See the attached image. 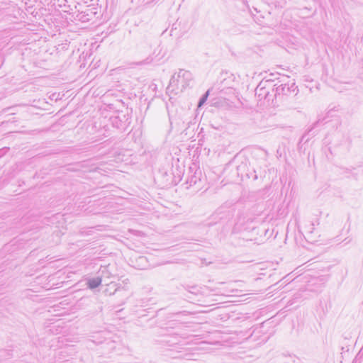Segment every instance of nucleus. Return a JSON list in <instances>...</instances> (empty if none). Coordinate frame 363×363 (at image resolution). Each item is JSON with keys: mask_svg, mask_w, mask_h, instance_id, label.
Here are the masks:
<instances>
[{"mask_svg": "<svg viewBox=\"0 0 363 363\" xmlns=\"http://www.w3.org/2000/svg\"><path fill=\"white\" fill-rule=\"evenodd\" d=\"M192 79L191 73L189 71L179 69V72L174 74L170 81L167 91L177 94L182 92L187 86Z\"/></svg>", "mask_w": 363, "mask_h": 363, "instance_id": "obj_1", "label": "nucleus"}, {"mask_svg": "<svg viewBox=\"0 0 363 363\" xmlns=\"http://www.w3.org/2000/svg\"><path fill=\"white\" fill-rule=\"evenodd\" d=\"M112 127L120 133L127 130L131 123V111L125 108V111H118L116 114L109 118Z\"/></svg>", "mask_w": 363, "mask_h": 363, "instance_id": "obj_2", "label": "nucleus"}, {"mask_svg": "<svg viewBox=\"0 0 363 363\" xmlns=\"http://www.w3.org/2000/svg\"><path fill=\"white\" fill-rule=\"evenodd\" d=\"M274 86H276L274 89H272L273 91H275V96H281L282 100L286 102L288 98L289 99L294 101L298 93V86L296 85L295 82L292 81H289L287 83L281 84L279 85L274 84Z\"/></svg>", "mask_w": 363, "mask_h": 363, "instance_id": "obj_3", "label": "nucleus"}, {"mask_svg": "<svg viewBox=\"0 0 363 363\" xmlns=\"http://www.w3.org/2000/svg\"><path fill=\"white\" fill-rule=\"evenodd\" d=\"M272 89H274L272 80H262L255 89V96L259 101H262L267 97L269 90H272Z\"/></svg>", "mask_w": 363, "mask_h": 363, "instance_id": "obj_4", "label": "nucleus"}, {"mask_svg": "<svg viewBox=\"0 0 363 363\" xmlns=\"http://www.w3.org/2000/svg\"><path fill=\"white\" fill-rule=\"evenodd\" d=\"M202 172L199 168L196 166L190 167L189 168L188 176L186 179V184L189 186L198 185V188L200 187V183H201Z\"/></svg>", "mask_w": 363, "mask_h": 363, "instance_id": "obj_5", "label": "nucleus"}, {"mask_svg": "<svg viewBox=\"0 0 363 363\" xmlns=\"http://www.w3.org/2000/svg\"><path fill=\"white\" fill-rule=\"evenodd\" d=\"M16 108L17 106L7 107L1 111V115L5 114V117L6 118L4 121L1 122L2 125L9 123H15L17 121L15 117H11V116L16 114V112L13 111Z\"/></svg>", "mask_w": 363, "mask_h": 363, "instance_id": "obj_6", "label": "nucleus"}, {"mask_svg": "<svg viewBox=\"0 0 363 363\" xmlns=\"http://www.w3.org/2000/svg\"><path fill=\"white\" fill-rule=\"evenodd\" d=\"M138 52H150L152 50V45L150 40L147 39L141 40L137 45Z\"/></svg>", "mask_w": 363, "mask_h": 363, "instance_id": "obj_7", "label": "nucleus"}, {"mask_svg": "<svg viewBox=\"0 0 363 363\" xmlns=\"http://www.w3.org/2000/svg\"><path fill=\"white\" fill-rule=\"evenodd\" d=\"M101 277L90 279L87 281L88 287L91 289H94L101 285Z\"/></svg>", "mask_w": 363, "mask_h": 363, "instance_id": "obj_8", "label": "nucleus"}, {"mask_svg": "<svg viewBox=\"0 0 363 363\" xmlns=\"http://www.w3.org/2000/svg\"><path fill=\"white\" fill-rule=\"evenodd\" d=\"M320 120L319 119V120H318L317 121H315L310 128H308V130L307 133H305L304 135H303V136L301 137V142H302V141H303V140H305V142L306 143V142L308 140V138H306V139L305 140V138H306V135H307V134H308L309 133H311V132L314 128H315L318 126V125L319 124V123H320Z\"/></svg>", "mask_w": 363, "mask_h": 363, "instance_id": "obj_9", "label": "nucleus"}, {"mask_svg": "<svg viewBox=\"0 0 363 363\" xmlns=\"http://www.w3.org/2000/svg\"><path fill=\"white\" fill-rule=\"evenodd\" d=\"M273 94H270V90H269V94L267 98H264L263 100L267 102L268 105L271 104L274 101V98H277V96H275V91L272 90Z\"/></svg>", "mask_w": 363, "mask_h": 363, "instance_id": "obj_10", "label": "nucleus"}, {"mask_svg": "<svg viewBox=\"0 0 363 363\" xmlns=\"http://www.w3.org/2000/svg\"><path fill=\"white\" fill-rule=\"evenodd\" d=\"M209 95V90H208L204 94L202 95V96L199 99V103H198V107H201L203 106L206 101H207V99Z\"/></svg>", "mask_w": 363, "mask_h": 363, "instance_id": "obj_11", "label": "nucleus"}, {"mask_svg": "<svg viewBox=\"0 0 363 363\" xmlns=\"http://www.w3.org/2000/svg\"><path fill=\"white\" fill-rule=\"evenodd\" d=\"M296 105H297L296 103H292V104L286 103V107L290 109H296L297 108Z\"/></svg>", "mask_w": 363, "mask_h": 363, "instance_id": "obj_12", "label": "nucleus"}, {"mask_svg": "<svg viewBox=\"0 0 363 363\" xmlns=\"http://www.w3.org/2000/svg\"><path fill=\"white\" fill-rule=\"evenodd\" d=\"M152 58L147 57L145 60L140 62L138 64L139 65L148 64L150 62H152Z\"/></svg>", "mask_w": 363, "mask_h": 363, "instance_id": "obj_13", "label": "nucleus"}, {"mask_svg": "<svg viewBox=\"0 0 363 363\" xmlns=\"http://www.w3.org/2000/svg\"><path fill=\"white\" fill-rule=\"evenodd\" d=\"M186 290H187L188 291L191 292V293H194V290L196 289V286H187L185 287Z\"/></svg>", "mask_w": 363, "mask_h": 363, "instance_id": "obj_14", "label": "nucleus"}, {"mask_svg": "<svg viewBox=\"0 0 363 363\" xmlns=\"http://www.w3.org/2000/svg\"><path fill=\"white\" fill-rule=\"evenodd\" d=\"M7 152L6 148L0 149V157H3L4 155Z\"/></svg>", "mask_w": 363, "mask_h": 363, "instance_id": "obj_15", "label": "nucleus"}, {"mask_svg": "<svg viewBox=\"0 0 363 363\" xmlns=\"http://www.w3.org/2000/svg\"><path fill=\"white\" fill-rule=\"evenodd\" d=\"M354 169H355V168H354V167H351V169H347H347H346V172H350L352 170H354Z\"/></svg>", "mask_w": 363, "mask_h": 363, "instance_id": "obj_16", "label": "nucleus"}]
</instances>
